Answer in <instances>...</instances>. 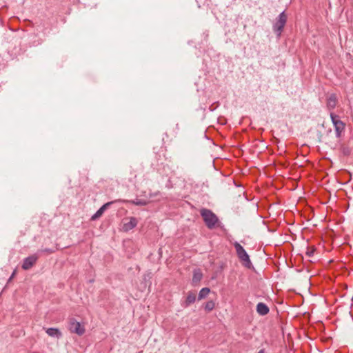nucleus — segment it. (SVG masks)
<instances>
[{
    "label": "nucleus",
    "instance_id": "nucleus-19",
    "mask_svg": "<svg viewBox=\"0 0 353 353\" xmlns=\"http://www.w3.org/2000/svg\"><path fill=\"white\" fill-rule=\"evenodd\" d=\"M16 273H17V270H14V272H12V275L9 278L8 281H11L14 277Z\"/></svg>",
    "mask_w": 353,
    "mask_h": 353
},
{
    "label": "nucleus",
    "instance_id": "nucleus-20",
    "mask_svg": "<svg viewBox=\"0 0 353 353\" xmlns=\"http://www.w3.org/2000/svg\"><path fill=\"white\" fill-rule=\"evenodd\" d=\"M45 252H49V253H52V250H50V249H46L44 250Z\"/></svg>",
    "mask_w": 353,
    "mask_h": 353
},
{
    "label": "nucleus",
    "instance_id": "nucleus-21",
    "mask_svg": "<svg viewBox=\"0 0 353 353\" xmlns=\"http://www.w3.org/2000/svg\"><path fill=\"white\" fill-rule=\"evenodd\" d=\"M257 353H265V350L264 349H261Z\"/></svg>",
    "mask_w": 353,
    "mask_h": 353
},
{
    "label": "nucleus",
    "instance_id": "nucleus-18",
    "mask_svg": "<svg viewBox=\"0 0 353 353\" xmlns=\"http://www.w3.org/2000/svg\"><path fill=\"white\" fill-rule=\"evenodd\" d=\"M350 150H349V149H348V148H344V149H343V154H344L345 155H349V154H350Z\"/></svg>",
    "mask_w": 353,
    "mask_h": 353
},
{
    "label": "nucleus",
    "instance_id": "nucleus-12",
    "mask_svg": "<svg viewBox=\"0 0 353 353\" xmlns=\"http://www.w3.org/2000/svg\"><path fill=\"white\" fill-rule=\"evenodd\" d=\"M256 312L261 316L266 315L269 313L270 309L266 304L260 302L256 305Z\"/></svg>",
    "mask_w": 353,
    "mask_h": 353
},
{
    "label": "nucleus",
    "instance_id": "nucleus-7",
    "mask_svg": "<svg viewBox=\"0 0 353 353\" xmlns=\"http://www.w3.org/2000/svg\"><path fill=\"white\" fill-rule=\"evenodd\" d=\"M117 203V200L108 202L105 204H103L97 211V212L92 215L91 220H96L101 217L102 214H103L104 211L108 209L112 204Z\"/></svg>",
    "mask_w": 353,
    "mask_h": 353
},
{
    "label": "nucleus",
    "instance_id": "nucleus-1",
    "mask_svg": "<svg viewBox=\"0 0 353 353\" xmlns=\"http://www.w3.org/2000/svg\"><path fill=\"white\" fill-rule=\"evenodd\" d=\"M200 214L208 229H213L219 223L217 216L210 210L202 208L200 210Z\"/></svg>",
    "mask_w": 353,
    "mask_h": 353
},
{
    "label": "nucleus",
    "instance_id": "nucleus-5",
    "mask_svg": "<svg viewBox=\"0 0 353 353\" xmlns=\"http://www.w3.org/2000/svg\"><path fill=\"white\" fill-rule=\"evenodd\" d=\"M68 328L72 333H75L79 336H81L85 333L84 326L74 318H70L69 319Z\"/></svg>",
    "mask_w": 353,
    "mask_h": 353
},
{
    "label": "nucleus",
    "instance_id": "nucleus-8",
    "mask_svg": "<svg viewBox=\"0 0 353 353\" xmlns=\"http://www.w3.org/2000/svg\"><path fill=\"white\" fill-rule=\"evenodd\" d=\"M117 203H129L135 205L145 206L149 203L148 201L136 199L134 200L117 199Z\"/></svg>",
    "mask_w": 353,
    "mask_h": 353
},
{
    "label": "nucleus",
    "instance_id": "nucleus-6",
    "mask_svg": "<svg viewBox=\"0 0 353 353\" xmlns=\"http://www.w3.org/2000/svg\"><path fill=\"white\" fill-rule=\"evenodd\" d=\"M38 256L36 254L29 256L23 259L22 268L25 270L30 269L37 262Z\"/></svg>",
    "mask_w": 353,
    "mask_h": 353
},
{
    "label": "nucleus",
    "instance_id": "nucleus-2",
    "mask_svg": "<svg viewBox=\"0 0 353 353\" xmlns=\"http://www.w3.org/2000/svg\"><path fill=\"white\" fill-rule=\"evenodd\" d=\"M234 247L236 250L237 256L241 262L242 265L245 268L250 269L252 267V264L245 250L238 242H235L234 243Z\"/></svg>",
    "mask_w": 353,
    "mask_h": 353
},
{
    "label": "nucleus",
    "instance_id": "nucleus-13",
    "mask_svg": "<svg viewBox=\"0 0 353 353\" xmlns=\"http://www.w3.org/2000/svg\"><path fill=\"white\" fill-rule=\"evenodd\" d=\"M46 332L48 334V336L51 337H55L57 339H60L62 336L61 332L55 327H50L47 328Z\"/></svg>",
    "mask_w": 353,
    "mask_h": 353
},
{
    "label": "nucleus",
    "instance_id": "nucleus-10",
    "mask_svg": "<svg viewBox=\"0 0 353 353\" xmlns=\"http://www.w3.org/2000/svg\"><path fill=\"white\" fill-rule=\"evenodd\" d=\"M337 103V97L336 94H331L327 99V108L329 110L335 108Z\"/></svg>",
    "mask_w": 353,
    "mask_h": 353
},
{
    "label": "nucleus",
    "instance_id": "nucleus-3",
    "mask_svg": "<svg viewBox=\"0 0 353 353\" xmlns=\"http://www.w3.org/2000/svg\"><path fill=\"white\" fill-rule=\"evenodd\" d=\"M330 118L334 127L336 137L337 138H340L345 131V124L340 119L339 115L335 114L333 112L330 113Z\"/></svg>",
    "mask_w": 353,
    "mask_h": 353
},
{
    "label": "nucleus",
    "instance_id": "nucleus-9",
    "mask_svg": "<svg viewBox=\"0 0 353 353\" xmlns=\"http://www.w3.org/2000/svg\"><path fill=\"white\" fill-rule=\"evenodd\" d=\"M196 301V293L192 291H189L188 292L187 297L185 301L182 303V306L183 307H188L191 304L194 303Z\"/></svg>",
    "mask_w": 353,
    "mask_h": 353
},
{
    "label": "nucleus",
    "instance_id": "nucleus-15",
    "mask_svg": "<svg viewBox=\"0 0 353 353\" xmlns=\"http://www.w3.org/2000/svg\"><path fill=\"white\" fill-rule=\"evenodd\" d=\"M210 292V289L209 288H202L199 293L198 299L201 300L203 299L206 298Z\"/></svg>",
    "mask_w": 353,
    "mask_h": 353
},
{
    "label": "nucleus",
    "instance_id": "nucleus-11",
    "mask_svg": "<svg viewBox=\"0 0 353 353\" xmlns=\"http://www.w3.org/2000/svg\"><path fill=\"white\" fill-rule=\"evenodd\" d=\"M138 223L137 219L135 217H131L130 221L127 223H125L123 226V229L124 231H129L137 226Z\"/></svg>",
    "mask_w": 353,
    "mask_h": 353
},
{
    "label": "nucleus",
    "instance_id": "nucleus-14",
    "mask_svg": "<svg viewBox=\"0 0 353 353\" xmlns=\"http://www.w3.org/2000/svg\"><path fill=\"white\" fill-rule=\"evenodd\" d=\"M203 274L200 269L194 270L193 272V276H192V284L194 285H196L202 279Z\"/></svg>",
    "mask_w": 353,
    "mask_h": 353
},
{
    "label": "nucleus",
    "instance_id": "nucleus-4",
    "mask_svg": "<svg viewBox=\"0 0 353 353\" xmlns=\"http://www.w3.org/2000/svg\"><path fill=\"white\" fill-rule=\"evenodd\" d=\"M287 19L288 17L285 11H283L276 19V21L273 24V30L278 37L281 36L283 30V28L286 24Z\"/></svg>",
    "mask_w": 353,
    "mask_h": 353
},
{
    "label": "nucleus",
    "instance_id": "nucleus-17",
    "mask_svg": "<svg viewBox=\"0 0 353 353\" xmlns=\"http://www.w3.org/2000/svg\"><path fill=\"white\" fill-rule=\"evenodd\" d=\"M315 250H316V248L314 247H312V248L307 247L306 255L308 256L309 257L312 256L314 255Z\"/></svg>",
    "mask_w": 353,
    "mask_h": 353
},
{
    "label": "nucleus",
    "instance_id": "nucleus-16",
    "mask_svg": "<svg viewBox=\"0 0 353 353\" xmlns=\"http://www.w3.org/2000/svg\"><path fill=\"white\" fill-rule=\"evenodd\" d=\"M215 303L213 301H208L204 306L205 310L207 312H210L214 308Z\"/></svg>",
    "mask_w": 353,
    "mask_h": 353
}]
</instances>
